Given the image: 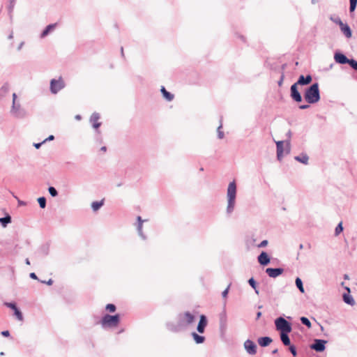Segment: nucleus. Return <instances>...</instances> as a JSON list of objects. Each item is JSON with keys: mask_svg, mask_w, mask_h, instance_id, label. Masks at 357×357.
I'll return each mask as SVG.
<instances>
[{"mask_svg": "<svg viewBox=\"0 0 357 357\" xmlns=\"http://www.w3.org/2000/svg\"><path fill=\"white\" fill-rule=\"evenodd\" d=\"M137 220L138 223H139V222H142V224H143V222H144V220H143L142 219V218H141L140 216H138V217L137 218Z\"/></svg>", "mask_w": 357, "mask_h": 357, "instance_id": "nucleus-55", "label": "nucleus"}, {"mask_svg": "<svg viewBox=\"0 0 357 357\" xmlns=\"http://www.w3.org/2000/svg\"><path fill=\"white\" fill-rule=\"evenodd\" d=\"M106 309L108 310L109 312H114L116 310V307L113 304H107L106 306Z\"/></svg>", "mask_w": 357, "mask_h": 357, "instance_id": "nucleus-41", "label": "nucleus"}, {"mask_svg": "<svg viewBox=\"0 0 357 357\" xmlns=\"http://www.w3.org/2000/svg\"><path fill=\"white\" fill-rule=\"evenodd\" d=\"M344 280H349V276L348 274H344Z\"/></svg>", "mask_w": 357, "mask_h": 357, "instance_id": "nucleus-59", "label": "nucleus"}, {"mask_svg": "<svg viewBox=\"0 0 357 357\" xmlns=\"http://www.w3.org/2000/svg\"><path fill=\"white\" fill-rule=\"evenodd\" d=\"M278 351V349H275L272 351V354H277Z\"/></svg>", "mask_w": 357, "mask_h": 357, "instance_id": "nucleus-62", "label": "nucleus"}, {"mask_svg": "<svg viewBox=\"0 0 357 357\" xmlns=\"http://www.w3.org/2000/svg\"><path fill=\"white\" fill-rule=\"evenodd\" d=\"M48 191H49V193L50 194V195H51L52 197H54L57 196V195H58V192H57V190H56V188H54V187H50V188H48Z\"/></svg>", "mask_w": 357, "mask_h": 357, "instance_id": "nucleus-38", "label": "nucleus"}, {"mask_svg": "<svg viewBox=\"0 0 357 357\" xmlns=\"http://www.w3.org/2000/svg\"><path fill=\"white\" fill-rule=\"evenodd\" d=\"M1 335L4 337H8L10 335V333L8 331H3L1 332Z\"/></svg>", "mask_w": 357, "mask_h": 357, "instance_id": "nucleus-49", "label": "nucleus"}, {"mask_svg": "<svg viewBox=\"0 0 357 357\" xmlns=\"http://www.w3.org/2000/svg\"><path fill=\"white\" fill-rule=\"evenodd\" d=\"M326 340L320 339H314V350L317 352H321L324 351L326 348Z\"/></svg>", "mask_w": 357, "mask_h": 357, "instance_id": "nucleus-10", "label": "nucleus"}, {"mask_svg": "<svg viewBox=\"0 0 357 357\" xmlns=\"http://www.w3.org/2000/svg\"><path fill=\"white\" fill-rule=\"evenodd\" d=\"M229 287H230V284L227 287V288H226L222 293V297L224 298H226L227 294H228V292H229Z\"/></svg>", "mask_w": 357, "mask_h": 357, "instance_id": "nucleus-45", "label": "nucleus"}, {"mask_svg": "<svg viewBox=\"0 0 357 357\" xmlns=\"http://www.w3.org/2000/svg\"><path fill=\"white\" fill-rule=\"evenodd\" d=\"M350 3H356L357 4V0H350Z\"/></svg>", "mask_w": 357, "mask_h": 357, "instance_id": "nucleus-64", "label": "nucleus"}, {"mask_svg": "<svg viewBox=\"0 0 357 357\" xmlns=\"http://www.w3.org/2000/svg\"><path fill=\"white\" fill-rule=\"evenodd\" d=\"M356 3H350V7H349V10L351 12H353L355 10L356 8Z\"/></svg>", "mask_w": 357, "mask_h": 357, "instance_id": "nucleus-47", "label": "nucleus"}, {"mask_svg": "<svg viewBox=\"0 0 357 357\" xmlns=\"http://www.w3.org/2000/svg\"><path fill=\"white\" fill-rule=\"evenodd\" d=\"M319 91L317 83H314V102L319 101Z\"/></svg>", "mask_w": 357, "mask_h": 357, "instance_id": "nucleus-29", "label": "nucleus"}, {"mask_svg": "<svg viewBox=\"0 0 357 357\" xmlns=\"http://www.w3.org/2000/svg\"><path fill=\"white\" fill-rule=\"evenodd\" d=\"M237 195V187L235 181L230 182L227 189V207L226 212L231 215L235 208Z\"/></svg>", "mask_w": 357, "mask_h": 357, "instance_id": "nucleus-2", "label": "nucleus"}, {"mask_svg": "<svg viewBox=\"0 0 357 357\" xmlns=\"http://www.w3.org/2000/svg\"><path fill=\"white\" fill-rule=\"evenodd\" d=\"M272 339L269 337H262L258 339V343L261 347H267L272 342Z\"/></svg>", "mask_w": 357, "mask_h": 357, "instance_id": "nucleus-21", "label": "nucleus"}, {"mask_svg": "<svg viewBox=\"0 0 357 357\" xmlns=\"http://www.w3.org/2000/svg\"><path fill=\"white\" fill-rule=\"evenodd\" d=\"M10 113L11 116L16 119H24L27 116V112L24 109L20 102L12 104Z\"/></svg>", "mask_w": 357, "mask_h": 357, "instance_id": "nucleus-3", "label": "nucleus"}, {"mask_svg": "<svg viewBox=\"0 0 357 357\" xmlns=\"http://www.w3.org/2000/svg\"><path fill=\"white\" fill-rule=\"evenodd\" d=\"M294 159L303 164H307L309 160V157L306 154H301L299 155L295 156Z\"/></svg>", "mask_w": 357, "mask_h": 357, "instance_id": "nucleus-23", "label": "nucleus"}, {"mask_svg": "<svg viewBox=\"0 0 357 357\" xmlns=\"http://www.w3.org/2000/svg\"><path fill=\"white\" fill-rule=\"evenodd\" d=\"M310 107V105H301L299 106V108L301 109H307Z\"/></svg>", "mask_w": 357, "mask_h": 357, "instance_id": "nucleus-50", "label": "nucleus"}, {"mask_svg": "<svg viewBox=\"0 0 357 357\" xmlns=\"http://www.w3.org/2000/svg\"><path fill=\"white\" fill-rule=\"evenodd\" d=\"M57 24H51L46 26V28L43 30V31L40 34V38H43L48 36L51 32H52L55 28L56 27Z\"/></svg>", "mask_w": 357, "mask_h": 357, "instance_id": "nucleus-18", "label": "nucleus"}, {"mask_svg": "<svg viewBox=\"0 0 357 357\" xmlns=\"http://www.w3.org/2000/svg\"><path fill=\"white\" fill-rule=\"evenodd\" d=\"M275 324L276 329L280 331V333H290L291 331V326L289 322H288L283 317H279L275 319Z\"/></svg>", "mask_w": 357, "mask_h": 357, "instance_id": "nucleus-4", "label": "nucleus"}, {"mask_svg": "<svg viewBox=\"0 0 357 357\" xmlns=\"http://www.w3.org/2000/svg\"><path fill=\"white\" fill-rule=\"evenodd\" d=\"M222 127V123H220V125L218 126V128L217 129L218 137L219 139L224 138V132L221 130Z\"/></svg>", "mask_w": 357, "mask_h": 357, "instance_id": "nucleus-37", "label": "nucleus"}, {"mask_svg": "<svg viewBox=\"0 0 357 357\" xmlns=\"http://www.w3.org/2000/svg\"><path fill=\"white\" fill-rule=\"evenodd\" d=\"M160 91H161V92H162V95H163V97H164L166 100H167L168 101H171V100H173V98H174V95H173V94H172L171 93H169V92L167 91L164 86H162V87L161 88V90H160Z\"/></svg>", "mask_w": 357, "mask_h": 357, "instance_id": "nucleus-26", "label": "nucleus"}, {"mask_svg": "<svg viewBox=\"0 0 357 357\" xmlns=\"http://www.w3.org/2000/svg\"><path fill=\"white\" fill-rule=\"evenodd\" d=\"M5 305L13 310L14 312L18 309L15 303H5Z\"/></svg>", "mask_w": 357, "mask_h": 357, "instance_id": "nucleus-40", "label": "nucleus"}, {"mask_svg": "<svg viewBox=\"0 0 357 357\" xmlns=\"http://www.w3.org/2000/svg\"><path fill=\"white\" fill-rule=\"evenodd\" d=\"M137 232H138V234L139 235V236L141 238H142L143 239H145V236L142 231V222H139L137 224Z\"/></svg>", "mask_w": 357, "mask_h": 357, "instance_id": "nucleus-34", "label": "nucleus"}, {"mask_svg": "<svg viewBox=\"0 0 357 357\" xmlns=\"http://www.w3.org/2000/svg\"><path fill=\"white\" fill-rule=\"evenodd\" d=\"M100 151H102L103 152H105L107 151L106 146H102L101 149H100Z\"/></svg>", "mask_w": 357, "mask_h": 357, "instance_id": "nucleus-60", "label": "nucleus"}, {"mask_svg": "<svg viewBox=\"0 0 357 357\" xmlns=\"http://www.w3.org/2000/svg\"><path fill=\"white\" fill-rule=\"evenodd\" d=\"M343 231L342 222H340L335 229V236H337Z\"/></svg>", "mask_w": 357, "mask_h": 357, "instance_id": "nucleus-31", "label": "nucleus"}, {"mask_svg": "<svg viewBox=\"0 0 357 357\" xmlns=\"http://www.w3.org/2000/svg\"><path fill=\"white\" fill-rule=\"evenodd\" d=\"M0 222L3 227H6L8 223L11 222V217L7 215L3 218H1Z\"/></svg>", "mask_w": 357, "mask_h": 357, "instance_id": "nucleus-30", "label": "nucleus"}, {"mask_svg": "<svg viewBox=\"0 0 357 357\" xmlns=\"http://www.w3.org/2000/svg\"><path fill=\"white\" fill-rule=\"evenodd\" d=\"M54 139V135H50L47 139H45V140H43V143H45L47 141H52Z\"/></svg>", "mask_w": 357, "mask_h": 357, "instance_id": "nucleus-48", "label": "nucleus"}, {"mask_svg": "<svg viewBox=\"0 0 357 357\" xmlns=\"http://www.w3.org/2000/svg\"><path fill=\"white\" fill-rule=\"evenodd\" d=\"M43 143L41 142V143H37V144H34V146L36 148V149H39L40 147V146L43 144Z\"/></svg>", "mask_w": 357, "mask_h": 357, "instance_id": "nucleus-54", "label": "nucleus"}, {"mask_svg": "<svg viewBox=\"0 0 357 357\" xmlns=\"http://www.w3.org/2000/svg\"><path fill=\"white\" fill-rule=\"evenodd\" d=\"M43 283H46L48 285H51L53 283V280L52 279H50L47 282L45 281H41Z\"/></svg>", "mask_w": 357, "mask_h": 357, "instance_id": "nucleus-51", "label": "nucleus"}, {"mask_svg": "<svg viewBox=\"0 0 357 357\" xmlns=\"http://www.w3.org/2000/svg\"><path fill=\"white\" fill-rule=\"evenodd\" d=\"M248 283L255 289V293L257 294H259V291L257 290V284H256V282H255V280H254L253 278H250L248 280Z\"/></svg>", "mask_w": 357, "mask_h": 357, "instance_id": "nucleus-32", "label": "nucleus"}, {"mask_svg": "<svg viewBox=\"0 0 357 357\" xmlns=\"http://www.w3.org/2000/svg\"><path fill=\"white\" fill-rule=\"evenodd\" d=\"M220 328L222 332L226 331L227 327V316L225 310H223L219 315Z\"/></svg>", "mask_w": 357, "mask_h": 357, "instance_id": "nucleus-9", "label": "nucleus"}, {"mask_svg": "<svg viewBox=\"0 0 357 357\" xmlns=\"http://www.w3.org/2000/svg\"><path fill=\"white\" fill-rule=\"evenodd\" d=\"M342 299L345 303H347L351 306H354L356 303L353 296L349 293L343 294Z\"/></svg>", "mask_w": 357, "mask_h": 357, "instance_id": "nucleus-20", "label": "nucleus"}, {"mask_svg": "<svg viewBox=\"0 0 357 357\" xmlns=\"http://www.w3.org/2000/svg\"><path fill=\"white\" fill-rule=\"evenodd\" d=\"M284 272V269L282 268H268L266 269V273L270 278H275L280 275Z\"/></svg>", "mask_w": 357, "mask_h": 357, "instance_id": "nucleus-12", "label": "nucleus"}, {"mask_svg": "<svg viewBox=\"0 0 357 357\" xmlns=\"http://www.w3.org/2000/svg\"><path fill=\"white\" fill-rule=\"evenodd\" d=\"M64 87L65 83L61 77H59L58 79H52L50 81V91L53 94H56Z\"/></svg>", "mask_w": 357, "mask_h": 357, "instance_id": "nucleus-7", "label": "nucleus"}, {"mask_svg": "<svg viewBox=\"0 0 357 357\" xmlns=\"http://www.w3.org/2000/svg\"><path fill=\"white\" fill-rule=\"evenodd\" d=\"M284 141L276 142L277 158L281 160L285 154H288L290 150L289 142H286V149L284 148Z\"/></svg>", "mask_w": 357, "mask_h": 357, "instance_id": "nucleus-6", "label": "nucleus"}, {"mask_svg": "<svg viewBox=\"0 0 357 357\" xmlns=\"http://www.w3.org/2000/svg\"><path fill=\"white\" fill-rule=\"evenodd\" d=\"M195 316L189 312L180 314L178 316V321L176 325H169V329L174 332H178L188 328L195 321Z\"/></svg>", "mask_w": 357, "mask_h": 357, "instance_id": "nucleus-1", "label": "nucleus"}, {"mask_svg": "<svg viewBox=\"0 0 357 357\" xmlns=\"http://www.w3.org/2000/svg\"><path fill=\"white\" fill-rule=\"evenodd\" d=\"M291 97L296 102H301L302 100L301 95L298 89V86L295 84L291 86Z\"/></svg>", "mask_w": 357, "mask_h": 357, "instance_id": "nucleus-13", "label": "nucleus"}, {"mask_svg": "<svg viewBox=\"0 0 357 357\" xmlns=\"http://www.w3.org/2000/svg\"><path fill=\"white\" fill-rule=\"evenodd\" d=\"M305 100L309 103L312 104V85L306 91L304 95Z\"/></svg>", "mask_w": 357, "mask_h": 357, "instance_id": "nucleus-22", "label": "nucleus"}, {"mask_svg": "<svg viewBox=\"0 0 357 357\" xmlns=\"http://www.w3.org/2000/svg\"><path fill=\"white\" fill-rule=\"evenodd\" d=\"M8 39H10H10H13V32H11V33L9 34V36H8Z\"/></svg>", "mask_w": 357, "mask_h": 357, "instance_id": "nucleus-58", "label": "nucleus"}, {"mask_svg": "<svg viewBox=\"0 0 357 357\" xmlns=\"http://www.w3.org/2000/svg\"><path fill=\"white\" fill-rule=\"evenodd\" d=\"M244 348L246 352L250 355H255L257 353V345L253 341L250 340H247L245 341Z\"/></svg>", "mask_w": 357, "mask_h": 357, "instance_id": "nucleus-8", "label": "nucleus"}, {"mask_svg": "<svg viewBox=\"0 0 357 357\" xmlns=\"http://www.w3.org/2000/svg\"><path fill=\"white\" fill-rule=\"evenodd\" d=\"M268 242L267 240L262 241L258 245V248H264L266 247L268 245Z\"/></svg>", "mask_w": 357, "mask_h": 357, "instance_id": "nucleus-42", "label": "nucleus"}, {"mask_svg": "<svg viewBox=\"0 0 357 357\" xmlns=\"http://www.w3.org/2000/svg\"><path fill=\"white\" fill-rule=\"evenodd\" d=\"M288 333H280V339H281V341L282 342V343L285 345V346H289L290 345V340H289V337L288 336Z\"/></svg>", "mask_w": 357, "mask_h": 357, "instance_id": "nucleus-24", "label": "nucleus"}, {"mask_svg": "<svg viewBox=\"0 0 357 357\" xmlns=\"http://www.w3.org/2000/svg\"><path fill=\"white\" fill-rule=\"evenodd\" d=\"M30 278H32V279H34V280H37L38 279L37 275L34 273H30Z\"/></svg>", "mask_w": 357, "mask_h": 357, "instance_id": "nucleus-52", "label": "nucleus"}, {"mask_svg": "<svg viewBox=\"0 0 357 357\" xmlns=\"http://www.w3.org/2000/svg\"><path fill=\"white\" fill-rule=\"evenodd\" d=\"M25 263H26V264H27V265H30L29 259H25Z\"/></svg>", "mask_w": 357, "mask_h": 357, "instance_id": "nucleus-63", "label": "nucleus"}, {"mask_svg": "<svg viewBox=\"0 0 357 357\" xmlns=\"http://www.w3.org/2000/svg\"><path fill=\"white\" fill-rule=\"evenodd\" d=\"M14 314L15 316L16 317V318L19 320V321H22L23 320V315H22V313L20 312V310L19 309H17V310H15L14 312Z\"/></svg>", "mask_w": 357, "mask_h": 357, "instance_id": "nucleus-39", "label": "nucleus"}, {"mask_svg": "<svg viewBox=\"0 0 357 357\" xmlns=\"http://www.w3.org/2000/svg\"><path fill=\"white\" fill-rule=\"evenodd\" d=\"M351 66L354 70H357V61L356 60H354V59H351Z\"/></svg>", "mask_w": 357, "mask_h": 357, "instance_id": "nucleus-43", "label": "nucleus"}, {"mask_svg": "<svg viewBox=\"0 0 357 357\" xmlns=\"http://www.w3.org/2000/svg\"><path fill=\"white\" fill-rule=\"evenodd\" d=\"M340 29L342 34L347 38H351L352 37V31L347 23L343 22L342 24H340Z\"/></svg>", "mask_w": 357, "mask_h": 357, "instance_id": "nucleus-14", "label": "nucleus"}, {"mask_svg": "<svg viewBox=\"0 0 357 357\" xmlns=\"http://www.w3.org/2000/svg\"><path fill=\"white\" fill-rule=\"evenodd\" d=\"M24 45V42H21L20 43V45H18V47H17V50L20 51Z\"/></svg>", "mask_w": 357, "mask_h": 357, "instance_id": "nucleus-53", "label": "nucleus"}, {"mask_svg": "<svg viewBox=\"0 0 357 357\" xmlns=\"http://www.w3.org/2000/svg\"><path fill=\"white\" fill-rule=\"evenodd\" d=\"M119 322V316L118 314H106L105 316L103 317L101 324L103 327H114L118 325Z\"/></svg>", "mask_w": 357, "mask_h": 357, "instance_id": "nucleus-5", "label": "nucleus"}, {"mask_svg": "<svg viewBox=\"0 0 357 357\" xmlns=\"http://www.w3.org/2000/svg\"><path fill=\"white\" fill-rule=\"evenodd\" d=\"M104 204V200H101L99 202H93L91 203V208L93 211H98Z\"/></svg>", "mask_w": 357, "mask_h": 357, "instance_id": "nucleus-27", "label": "nucleus"}, {"mask_svg": "<svg viewBox=\"0 0 357 357\" xmlns=\"http://www.w3.org/2000/svg\"><path fill=\"white\" fill-rule=\"evenodd\" d=\"M259 263L262 266H266L270 263V257L266 252H262L257 257Z\"/></svg>", "mask_w": 357, "mask_h": 357, "instance_id": "nucleus-15", "label": "nucleus"}, {"mask_svg": "<svg viewBox=\"0 0 357 357\" xmlns=\"http://www.w3.org/2000/svg\"><path fill=\"white\" fill-rule=\"evenodd\" d=\"M100 119L99 114L95 112L93 113L90 118V122L92 123V126L95 129H98L100 126V123L98 122Z\"/></svg>", "mask_w": 357, "mask_h": 357, "instance_id": "nucleus-17", "label": "nucleus"}, {"mask_svg": "<svg viewBox=\"0 0 357 357\" xmlns=\"http://www.w3.org/2000/svg\"><path fill=\"white\" fill-rule=\"evenodd\" d=\"M344 289L347 291V293H349V294L351 293V289L349 287L346 286V287H344Z\"/></svg>", "mask_w": 357, "mask_h": 357, "instance_id": "nucleus-56", "label": "nucleus"}, {"mask_svg": "<svg viewBox=\"0 0 357 357\" xmlns=\"http://www.w3.org/2000/svg\"><path fill=\"white\" fill-rule=\"evenodd\" d=\"M301 321L303 324L307 326L308 328H311V326H312L311 322L307 317H301Z\"/></svg>", "mask_w": 357, "mask_h": 357, "instance_id": "nucleus-35", "label": "nucleus"}, {"mask_svg": "<svg viewBox=\"0 0 357 357\" xmlns=\"http://www.w3.org/2000/svg\"><path fill=\"white\" fill-rule=\"evenodd\" d=\"M289 351L292 354L293 356H296V349L294 346H290Z\"/></svg>", "mask_w": 357, "mask_h": 357, "instance_id": "nucleus-44", "label": "nucleus"}, {"mask_svg": "<svg viewBox=\"0 0 357 357\" xmlns=\"http://www.w3.org/2000/svg\"><path fill=\"white\" fill-rule=\"evenodd\" d=\"M192 336L197 344H202L204 342L205 337L204 336L198 335L195 332H193L192 333Z\"/></svg>", "mask_w": 357, "mask_h": 357, "instance_id": "nucleus-25", "label": "nucleus"}, {"mask_svg": "<svg viewBox=\"0 0 357 357\" xmlns=\"http://www.w3.org/2000/svg\"><path fill=\"white\" fill-rule=\"evenodd\" d=\"M296 285L298 288V289L301 291V292H302V293L304 292L303 282H302V280L299 278H297L296 279Z\"/></svg>", "mask_w": 357, "mask_h": 357, "instance_id": "nucleus-33", "label": "nucleus"}, {"mask_svg": "<svg viewBox=\"0 0 357 357\" xmlns=\"http://www.w3.org/2000/svg\"><path fill=\"white\" fill-rule=\"evenodd\" d=\"M12 98H13V102H12V104H15V103H17V102H19V101H17V95L15 93H13V95H12Z\"/></svg>", "mask_w": 357, "mask_h": 357, "instance_id": "nucleus-46", "label": "nucleus"}, {"mask_svg": "<svg viewBox=\"0 0 357 357\" xmlns=\"http://www.w3.org/2000/svg\"><path fill=\"white\" fill-rule=\"evenodd\" d=\"M18 204H19V205H21V206H24L26 204V203L24 202L20 201V200L18 201Z\"/></svg>", "mask_w": 357, "mask_h": 357, "instance_id": "nucleus-57", "label": "nucleus"}, {"mask_svg": "<svg viewBox=\"0 0 357 357\" xmlns=\"http://www.w3.org/2000/svg\"><path fill=\"white\" fill-rule=\"evenodd\" d=\"M38 202L40 208H45V206H46V199L44 197H39L38 199Z\"/></svg>", "mask_w": 357, "mask_h": 357, "instance_id": "nucleus-36", "label": "nucleus"}, {"mask_svg": "<svg viewBox=\"0 0 357 357\" xmlns=\"http://www.w3.org/2000/svg\"><path fill=\"white\" fill-rule=\"evenodd\" d=\"M312 80V77L310 75L304 77L303 75H301L295 84L298 85H305L311 82Z\"/></svg>", "mask_w": 357, "mask_h": 357, "instance_id": "nucleus-19", "label": "nucleus"}, {"mask_svg": "<svg viewBox=\"0 0 357 357\" xmlns=\"http://www.w3.org/2000/svg\"><path fill=\"white\" fill-rule=\"evenodd\" d=\"M261 316V312H258L257 314V318L259 319Z\"/></svg>", "mask_w": 357, "mask_h": 357, "instance_id": "nucleus-61", "label": "nucleus"}, {"mask_svg": "<svg viewBox=\"0 0 357 357\" xmlns=\"http://www.w3.org/2000/svg\"><path fill=\"white\" fill-rule=\"evenodd\" d=\"M207 325L206 317L204 315L200 316V319L197 325V330L199 333H202L204 332L205 327Z\"/></svg>", "mask_w": 357, "mask_h": 357, "instance_id": "nucleus-16", "label": "nucleus"}, {"mask_svg": "<svg viewBox=\"0 0 357 357\" xmlns=\"http://www.w3.org/2000/svg\"><path fill=\"white\" fill-rule=\"evenodd\" d=\"M334 59H335V62L337 63H340V64L349 63L351 66V59H347V57L342 53H340V52L335 53L334 55Z\"/></svg>", "mask_w": 357, "mask_h": 357, "instance_id": "nucleus-11", "label": "nucleus"}, {"mask_svg": "<svg viewBox=\"0 0 357 357\" xmlns=\"http://www.w3.org/2000/svg\"><path fill=\"white\" fill-rule=\"evenodd\" d=\"M329 19L331 21H332L333 23L337 24L339 26L340 24L343 23V22L341 20L340 17L337 15H331L329 17Z\"/></svg>", "mask_w": 357, "mask_h": 357, "instance_id": "nucleus-28", "label": "nucleus"}]
</instances>
